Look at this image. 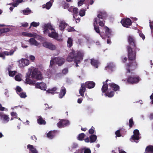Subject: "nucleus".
<instances>
[{"label": "nucleus", "instance_id": "f257e3e1", "mask_svg": "<svg viewBox=\"0 0 153 153\" xmlns=\"http://www.w3.org/2000/svg\"><path fill=\"white\" fill-rule=\"evenodd\" d=\"M128 51V59L129 61H134L129 62L125 65L126 70L127 73H130L131 71L135 69L137 67V63L135 61L137 50H133L131 47L127 46Z\"/></svg>", "mask_w": 153, "mask_h": 153}, {"label": "nucleus", "instance_id": "f03ea898", "mask_svg": "<svg viewBox=\"0 0 153 153\" xmlns=\"http://www.w3.org/2000/svg\"><path fill=\"white\" fill-rule=\"evenodd\" d=\"M84 53L81 51H75L73 50L68 54L66 60L69 62H71L73 60L76 64V67L79 66L78 63L82 60L84 56Z\"/></svg>", "mask_w": 153, "mask_h": 153}, {"label": "nucleus", "instance_id": "7ed1b4c3", "mask_svg": "<svg viewBox=\"0 0 153 153\" xmlns=\"http://www.w3.org/2000/svg\"><path fill=\"white\" fill-rule=\"evenodd\" d=\"M43 30L44 33L45 34H48L49 37L53 38L59 41L62 40L61 39L58 38L59 36L58 33L56 32L55 30L50 24L48 23L45 24L44 25Z\"/></svg>", "mask_w": 153, "mask_h": 153}, {"label": "nucleus", "instance_id": "20e7f679", "mask_svg": "<svg viewBox=\"0 0 153 153\" xmlns=\"http://www.w3.org/2000/svg\"><path fill=\"white\" fill-rule=\"evenodd\" d=\"M128 42L130 45L129 46L133 48V50L139 51L140 49L137 47V43L136 40L134 37L132 36H129L128 38Z\"/></svg>", "mask_w": 153, "mask_h": 153}, {"label": "nucleus", "instance_id": "39448f33", "mask_svg": "<svg viewBox=\"0 0 153 153\" xmlns=\"http://www.w3.org/2000/svg\"><path fill=\"white\" fill-rule=\"evenodd\" d=\"M140 79L138 76L134 75L129 76L127 80V82L129 83L135 84L138 83Z\"/></svg>", "mask_w": 153, "mask_h": 153}, {"label": "nucleus", "instance_id": "423d86ee", "mask_svg": "<svg viewBox=\"0 0 153 153\" xmlns=\"http://www.w3.org/2000/svg\"><path fill=\"white\" fill-rule=\"evenodd\" d=\"M31 77L37 80H42L43 79L41 72L36 69H35L33 71Z\"/></svg>", "mask_w": 153, "mask_h": 153}, {"label": "nucleus", "instance_id": "0eeeda50", "mask_svg": "<svg viewBox=\"0 0 153 153\" xmlns=\"http://www.w3.org/2000/svg\"><path fill=\"white\" fill-rule=\"evenodd\" d=\"M120 22L123 27L127 28L128 27V26H131L132 24L131 21L129 18L123 19Z\"/></svg>", "mask_w": 153, "mask_h": 153}, {"label": "nucleus", "instance_id": "6e6552de", "mask_svg": "<svg viewBox=\"0 0 153 153\" xmlns=\"http://www.w3.org/2000/svg\"><path fill=\"white\" fill-rule=\"evenodd\" d=\"M42 45L44 47L52 50H55L56 48L55 46L52 43L50 42H44L42 43Z\"/></svg>", "mask_w": 153, "mask_h": 153}, {"label": "nucleus", "instance_id": "1a4fd4ad", "mask_svg": "<svg viewBox=\"0 0 153 153\" xmlns=\"http://www.w3.org/2000/svg\"><path fill=\"white\" fill-rule=\"evenodd\" d=\"M54 61H55V63L58 66H61L65 63V59L62 57H56L54 58Z\"/></svg>", "mask_w": 153, "mask_h": 153}, {"label": "nucleus", "instance_id": "9d476101", "mask_svg": "<svg viewBox=\"0 0 153 153\" xmlns=\"http://www.w3.org/2000/svg\"><path fill=\"white\" fill-rule=\"evenodd\" d=\"M35 85L36 88L44 91L46 90L47 88L46 84L44 82H37L35 83Z\"/></svg>", "mask_w": 153, "mask_h": 153}, {"label": "nucleus", "instance_id": "9b49d317", "mask_svg": "<svg viewBox=\"0 0 153 153\" xmlns=\"http://www.w3.org/2000/svg\"><path fill=\"white\" fill-rule=\"evenodd\" d=\"M0 117L1 120H2L4 123H7L9 120L8 115L5 114L2 112H0Z\"/></svg>", "mask_w": 153, "mask_h": 153}, {"label": "nucleus", "instance_id": "f8f14e48", "mask_svg": "<svg viewBox=\"0 0 153 153\" xmlns=\"http://www.w3.org/2000/svg\"><path fill=\"white\" fill-rule=\"evenodd\" d=\"M19 66L20 67H22L28 65L29 64V61L27 59H22L19 61Z\"/></svg>", "mask_w": 153, "mask_h": 153}, {"label": "nucleus", "instance_id": "ddd939ff", "mask_svg": "<svg viewBox=\"0 0 153 153\" xmlns=\"http://www.w3.org/2000/svg\"><path fill=\"white\" fill-rule=\"evenodd\" d=\"M108 85L110 88L113 90L114 91L119 90L120 87L114 83L112 82L109 83Z\"/></svg>", "mask_w": 153, "mask_h": 153}, {"label": "nucleus", "instance_id": "4468645a", "mask_svg": "<svg viewBox=\"0 0 153 153\" xmlns=\"http://www.w3.org/2000/svg\"><path fill=\"white\" fill-rule=\"evenodd\" d=\"M98 22L100 19H104L107 17L106 13L105 12H100L97 15Z\"/></svg>", "mask_w": 153, "mask_h": 153}, {"label": "nucleus", "instance_id": "2eb2a0df", "mask_svg": "<svg viewBox=\"0 0 153 153\" xmlns=\"http://www.w3.org/2000/svg\"><path fill=\"white\" fill-rule=\"evenodd\" d=\"M98 18H95L94 19V22L93 24V25L94 27V29L95 31L97 33H99L100 35H101L99 29V27L98 26H96V25L98 23Z\"/></svg>", "mask_w": 153, "mask_h": 153}, {"label": "nucleus", "instance_id": "dca6fc26", "mask_svg": "<svg viewBox=\"0 0 153 153\" xmlns=\"http://www.w3.org/2000/svg\"><path fill=\"white\" fill-rule=\"evenodd\" d=\"M108 80V79H107L105 82H103V85L101 88L102 91L103 93H105L106 92L108 89V85L106 83Z\"/></svg>", "mask_w": 153, "mask_h": 153}, {"label": "nucleus", "instance_id": "f3484780", "mask_svg": "<svg viewBox=\"0 0 153 153\" xmlns=\"http://www.w3.org/2000/svg\"><path fill=\"white\" fill-rule=\"evenodd\" d=\"M86 85L84 84H81V87L79 90V93L81 96L83 97L84 95V93L86 90Z\"/></svg>", "mask_w": 153, "mask_h": 153}, {"label": "nucleus", "instance_id": "a211bd4d", "mask_svg": "<svg viewBox=\"0 0 153 153\" xmlns=\"http://www.w3.org/2000/svg\"><path fill=\"white\" fill-rule=\"evenodd\" d=\"M27 148L31 152V153H38V152L36 149L32 145L30 144L28 145Z\"/></svg>", "mask_w": 153, "mask_h": 153}, {"label": "nucleus", "instance_id": "6ab92c4d", "mask_svg": "<svg viewBox=\"0 0 153 153\" xmlns=\"http://www.w3.org/2000/svg\"><path fill=\"white\" fill-rule=\"evenodd\" d=\"M68 11L71 12H73L75 15H77L79 13L78 9L76 7L71 6L70 7V9H68Z\"/></svg>", "mask_w": 153, "mask_h": 153}, {"label": "nucleus", "instance_id": "aec40b11", "mask_svg": "<svg viewBox=\"0 0 153 153\" xmlns=\"http://www.w3.org/2000/svg\"><path fill=\"white\" fill-rule=\"evenodd\" d=\"M56 132V131H50L47 134V137L51 139H52L55 136Z\"/></svg>", "mask_w": 153, "mask_h": 153}, {"label": "nucleus", "instance_id": "412c9836", "mask_svg": "<svg viewBox=\"0 0 153 153\" xmlns=\"http://www.w3.org/2000/svg\"><path fill=\"white\" fill-rule=\"evenodd\" d=\"M28 42L31 45H35L36 46H38L39 44V43L33 38H30Z\"/></svg>", "mask_w": 153, "mask_h": 153}, {"label": "nucleus", "instance_id": "4be33fe9", "mask_svg": "<svg viewBox=\"0 0 153 153\" xmlns=\"http://www.w3.org/2000/svg\"><path fill=\"white\" fill-rule=\"evenodd\" d=\"M17 49L16 47H15L13 49L10 50L9 52L7 51H5L4 52V53L6 55H13L14 52Z\"/></svg>", "mask_w": 153, "mask_h": 153}, {"label": "nucleus", "instance_id": "5701e85b", "mask_svg": "<svg viewBox=\"0 0 153 153\" xmlns=\"http://www.w3.org/2000/svg\"><path fill=\"white\" fill-rule=\"evenodd\" d=\"M66 92V89L64 87H62L59 94V97L60 98H62L65 95Z\"/></svg>", "mask_w": 153, "mask_h": 153}, {"label": "nucleus", "instance_id": "b1692460", "mask_svg": "<svg viewBox=\"0 0 153 153\" xmlns=\"http://www.w3.org/2000/svg\"><path fill=\"white\" fill-rule=\"evenodd\" d=\"M38 123L40 125H45L46 124V121L43 119L42 117L40 116H39L37 119Z\"/></svg>", "mask_w": 153, "mask_h": 153}, {"label": "nucleus", "instance_id": "393cba45", "mask_svg": "<svg viewBox=\"0 0 153 153\" xmlns=\"http://www.w3.org/2000/svg\"><path fill=\"white\" fill-rule=\"evenodd\" d=\"M91 65L95 68H98V65L99 63V62L98 60H95L93 59H91Z\"/></svg>", "mask_w": 153, "mask_h": 153}, {"label": "nucleus", "instance_id": "a878e982", "mask_svg": "<svg viewBox=\"0 0 153 153\" xmlns=\"http://www.w3.org/2000/svg\"><path fill=\"white\" fill-rule=\"evenodd\" d=\"M145 152L146 153H153V146H148L146 148Z\"/></svg>", "mask_w": 153, "mask_h": 153}, {"label": "nucleus", "instance_id": "bb28decb", "mask_svg": "<svg viewBox=\"0 0 153 153\" xmlns=\"http://www.w3.org/2000/svg\"><path fill=\"white\" fill-rule=\"evenodd\" d=\"M85 84L86 87L89 89L93 88L95 85V83L93 81H90L87 84L86 83Z\"/></svg>", "mask_w": 153, "mask_h": 153}, {"label": "nucleus", "instance_id": "cd10ccee", "mask_svg": "<svg viewBox=\"0 0 153 153\" xmlns=\"http://www.w3.org/2000/svg\"><path fill=\"white\" fill-rule=\"evenodd\" d=\"M25 83L30 85H33L35 84V82L34 81L31 80L29 78H26Z\"/></svg>", "mask_w": 153, "mask_h": 153}, {"label": "nucleus", "instance_id": "c85d7f7f", "mask_svg": "<svg viewBox=\"0 0 153 153\" xmlns=\"http://www.w3.org/2000/svg\"><path fill=\"white\" fill-rule=\"evenodd\" d=\"M97 138V136L95 134H92L90 136V142L92 143L94 142Z\"/></svg>", "mask_w": 153, "mask_h": 153}, {"label": "nucleus", "instance_id": "c756f323", "mask_svg": "<svg viewBox=\"0 0 153 153\" xmlns=\"http://www.w3.org/2000/svg\"><path fill=\"white\" fill-rule=\"evenodd\" d=\"M52 3L51 2L49 1L46 3V4L42 5L43 8H46L47 9H49L52 6Z\"/></svg>", "mask_w": 153, "mask_h": 153}, {"label": "nucleus", "instance_id": "7c9ffc66", "mask_svg": "<svg viewBox=\"0 0 153 153\" xmlns=\"http://www.w3.org/2000/svg\"><path fill=\"white\" fill-rule=\"evenodd\" d=\"M67 26V24L65 22H61L59 25V29L61 30H64Z\"/></svg>", "mask_w": 153, "mask_h": 153}, {"label": "nucleus", "instance_id": "2f4dec72", "mask_svg": "<svg viewBox=\"0 0 153 153\" xmlns=\"http://www.w3.org/2000/svg\"><path fill=\"white\" fill-rule=\"evenodd\" d=\"M94 1L93 0H86L85 1V4L86 5V6L87 7V8H89V4H90L91 5H92L94 3Z\"/></svg>", "mask_w": 153, "mask_h": 153}, {"label": "nucleus", "instance_id": "473e14b6", "mask_svg": "<svg viewBox=\"0 0 153 153\" xmlns=\"http://www.w3.org/2000/svg\"><path fill=\"white\" fill-rule=\"evenodd\" d=\"M56 90L57 88L55 87L51 89H49L47 91V92L49 93H51V94H53L56 93L55 91H56Z\"/></svg>", "mask_w": 153, "mask_h": 153}, {"label": "nucleus", "instance_id": "72a5a7b5", "mask_svg": "<svg viewBox=\"0 0 153 153\" xmlns=\"http://www.w3.org/2000/svg\"><path fill=\"white\" fill-rule=\"evenodd\" d=\"M31 10L28 7L22 10L23 14L25 15L29 14L31 13Z\"/></svg>", "mask_w": 153, "mask_h": 153}, {"label": "nucleus", "instance_id": "f704fd0d", "mask_svg": "<svg viewBox=\"0 0 153 153\" xmlns=\"http://www.w3.org/2000/svg\"><path fill=\"white\" fill-rule=\"evenodd\" d=\"M105 33L108 38H109L111 35V31L110 29L108 27H105Z\"/></svg>", "mask_w": 153, "mask_h": 153}, {"label": "nucleus", "instance_id": "c9c22d12", "mask_svg": "<svg viewBox=\"0 0 153 153\" xmlns=\"http://www.w3.org/2000/svg\"><path fill=\"white\" fill-rule=\"evenodd\" d=\"M68 47L71 48L73 45V40L71 38H68L67 41Z\"/></svg>", "mask_w": 153, "mask_h": 153}, {"label": "nucleus", "instance_id": "e433bc0d", "mask_svg": "<svg viewBox=\"0 0 153 153\" xmlns=\"http://www.w3.org/2000/svg\"><path fill=\"white\" fill-rule=\"evenodd\" d=\"M62 7L65 9H67L68 10V9H70V7L69 6V4L65 1L62 2Z\"/></svg>", "mask_w": 153, "mask_h": 153}, {"label": "nucleus", "instance_id": "4c0bfd02", "mask_svg": "<svg viewBox=\"0 0 153 153\" xmlns=\"http://www.w3.org/2000/svg\"><path fill=\"white\" fill-rule=\"evenodd\" d=\"M9 30V29L7 28H3L0 29V36L3 33L8 32Z\"/></svg>", "mask_w": 153, "mask_h": 153}, {"label": "nucleus", "instance_id": "58836bf2", "mask_svg": "<svg viewBox=\"0 0 153 153\" xmlns=\"http://www.w3.org/2000/svg\"><path fill=\"white\" fill-rule=\"evenodd\" d=\"M86 10V9L85 8L84 9H81L79 13V14L81 16H83L85 15V11Z\"/></svg>", "mask_w": 153, "mask_h": 153}, {"label": "nucleus", "instance_id": "ea45409f", "mask_svg": "<svg viewBox=\"0 0 153 153\" xmlns=\"http://www.w3.org/2000/svg\"><path fill=\"white\" fill-rule=\"evenodd\" d=\"M22 34L24 36L27 37H33V34L26 32H22Z\"/></svg>", "mask_w": 153, "mask_h": 153}, {"label": "nucleus", "instance_id": "a19ab883", "mask_svg": "<svg viewBox=\"0 0 153 153\" xmlns=\"http://www.w3.org/2000/svg\"><path fill=\"white\" fill-rule=\"evenodd\" d=\"M61 120L65 127L68 125L70 124L69 121L68 120L62 119Z\"/></svg>", "mask_w": 153, "mask_h": 153}, {"label": "nucleus", "instance_id": "79ce46f5", "mask_svg": "<svg viewBox=\"0 0 153 153\" xmlns=\"http://www.w3.org/2000/svg\"><path fill=\"white\" fill-rule=\"evenodd\" d=\"M113 67V64L112 63H110L107 66L105 67V69L107 70L108 69L112 71Z\"/></svg>", "mask_w": 153, "mask_h": 153}, {"label": "nucleus", "instance_id": "37998d69", "mask_svg": "<svg viewBox=\"0 0 153 153\" xmlns=\"http://www.w3.org/2000/svg\"><path fill=\"white\" fill-rule=\"evenodd\" d=\"M85 136V134L84 133H81L79 134L77 137L78 139L79 140H83Z\"/></svg>", "mask_w": 153, "mask_h": 153}, {"label": "nucleus", "instance_id": "c03bdc74", "mask_svg": "<svg viewBox=\"0 0 153 153\" xmlns=\"http://www.w3.org/2000/svg\"><path fill=\"white\" fill-rule=\"evenodd\" d=\"M114 94V91H111L109 92H107L105 94V95L109 97H113Z\"/></svg>", "mask_w": 153, "mask_h": 153}, {"label": "nucleus", "instance_id": "a18cd8bd", "mask_svg": "<svg viewBox=\"0 0 153 153\" xmlns=\"http://www.w3.org/2000/svg\"><path fill=\"white\" fill-rule=\"evenodd\" d=\"M140 138L139 136L134 134L132 135L131 138V140L134 141H135L136 140H138Z\"/></svg>", "mask_w": 153, "mask_h": 153}, {"label": "nucleus", "instance_id": "49530a36", "mask_svg": "<svg viewBox=\"0 0 153 153\" xmlns=\"http://www.w3.org/2000/svg\"><path fill=\"white\" fill-rule=\"evenodd\" d=\"M129 126L130 128H131L134 125V123L133 121L132 118H131L129 120Z\"/></svg>", "mask_w": 153, "mask_h": 153}, {"label": "nucleus", "instance_id": "de8ad7c7", "mask_svg": "<svg viewBox=\"0 0 153 153\" xmlns=\"http://www.w3.org/2000/svg\"><path fill=\"white\" fill-rule=\"evenodd\" d=\"M120 130L119 129L116 131L115 132V134L116 135V137H120L121 136V134L120 132Z\"/></svg>", "mask_w": 153, "mask_h": 153}, {"label": "nucleus", "instance_id": "09e8293b", "mask_svg": "<svg viewBox=\"0 0 153 153\" xmlns=\"http://www.w3.org/2000/svg\"><path fill=\"white\" fill-rule=\"evenodd\" d=\"M57 126L59 128H62L65 127L61 120L57 123Z\"/></svg>", "mask_w": 153, "mask_h": 153}, {"label": "nucleus", "instance_id": "8fccbe9b", "mask_svg": "<svg viewBox=\"0 0 153 153\" xmlns=\"http://www.w3.org/2000/svg\"><path fill=\"white\" fill-rule=\"evenodd\" d=\"M19 94L21 98H25L27 97L25 92H22Z\"/></svg>", "mask_w": 153, "mask_h": 153}, {"label": "nucleus", "instance_id": "3c124183", "mask_svg": "<svg viewBox=\"0 0 153 153\" xmlns=\"http://www.w3.org/2000/svg\"><path fill=\"white\" fill-rule=\"evenodd\" d=\"M39 23H37L35 22H33L31 23V26H33V27H36L39 26Z\"/></svg>", "mask_w": 153, "mask_h": 153}, {"label": "nucleus", "instance_id": "603ef678", "mask_svg": "<svg viewBox=\"0 0 153 153\" xmlns=\"http://www.w3.org/2000/svg\"><path fill=\"white\" fill-rule=\"evenodd\" d=\"M16 73V71H9V74L10 76H13L15 75Z\"/></svg>", "mask_w": 153, "mask_h": 153}, {"label": "nucleus", "instance_id": "864d4df0", "mask_svg": "<svg viewBox=\"0 0 153 153\" xmlns=\"http://www.w3.org/2000/svg\"><path fill=\"white\" fill-rule=\"evenodd\" d=\"M15 79L16 80L18 81H21L22 79L20 76L18 75H16L15 76Z\"/></svg>", "mask_w": 153, "mask_h": 153}, {"label": "nucleus", "instance_id": "5fc2aeb1", "mask_svg": "<svg viewBox=\"0 0 153 153\" xmlns=\"http://www.w3.org/2000/svg\"><path fill=\"white\" fill-rule=\"evenodd\" d=\"M121 59L123 63H125L127 60V58L124 56H122L121 57Z\"/></svg>", "mask_w": 153, "mask_h": 153}, {"label": "nucleus", "instance_id": "6e6d98bb", "mask_svg": "<svg viewBox=\"0 0 153 153\" xmlns=\"http://www.w3.org/2000/svg\"><path fill=\"white\" fill-rule=\"evenodd\" d=\"M85 0H79L78 2V6H81L82 5L84 1H85Z\"/></svg>", "mask_w": 153, "mask_h": 153}, {"label": "nucleus", "instance_id": "4d7b16f0", "mask_svg": "<svg viewBox=\"0 0 153 153\" xmlns=\"http://www.w3.org/2000/svg\"><path fill=\"white\" fill-rule=\"evenodd\" d=\"M133 133L134 134L138 136L140 134L139 131L137 129L134 130V131Z\"/></svg>", "mask_w": 153, "mask_h": 153}, {"label": "nucleus", "instance_id": "13d9d810", "mask_svg": "<svg viewBox=\"0 0 153 153\" xmlns=\"http://www.w3.org/2000/svg\"><path fill=\"white\" fill-rule=\"evenodd\" d=\"M11 116L13 117L14 118H17V114L16 112H12L11 114Z\"/></svg>", "mask_w": 153, "mask_h": 153}, {"label": "nucleus", "instance_id": "bf43d9fd", "mask_svg": "<svg viewBox=\"0 0 153 153\" xmlns=\"http://www.w3.org/2000/svg\"><path fill=\"white\" fill-rule=\"evenodd\" d=\"M68 72V69L67 68H64L62 71V73L64 74H66Z\"/></svg>", "mask_w": 153, "mask_h": 153}, {"label": "nucleus", "instance_id": "052dcab7", "mask_svg": "<svg viewBox=\"0 0 153 153\" xmlns=\"http://www.w3.org/2000/svg\"><path fill=\"white\" fill-rule=\"evenodd\" d=\"M22 89L19 86H17L16 87V91L17 92H20L22 91Z\"/></svg>", "mask_w": 153, "mask_h": 153}, {"label": "nucleus", "instance_id": "680f3d73", "mask_svg": "<svg viewBox=\"0 0 153 153\" xmlns=\"http://www.w3.org/2000/svg\"><path fill=\"white\" fill-rule=\"evenodd\" d=\"M67 30L68 32H72L75 31V29L74 28L72 27H69L67 29Z\"/></svg>", "mask_w": 153, "mask_h": 153}, {"label": "nucleus", "instance_id": "e2e57ef3", "mask_svg": "<svg viewBox=\"0 0 153 153\" xmlns=\"http://www.w3.org/2000/svg\"><path fill=\"white\" fill-rule=\"evenodd\" d=\"M139 34L140 37L142 38L143 40H144L145 38V37L143 33L141 32L139 33Z\"/></svg>", "mask_w": 153, "mask_h": 153}, {"label": "nucleus", "instance_id": "0e129e2a", "mask_svg": "<svg viewBox=\"0 0 153 153\" xmlns=\"http://www.w3.org/2000/svg\"><path fill=\"white\" fill-rule=\"evenodd\" d=\"M92 128H93V126H92L91 128H90L89 130V134H94V129Z\"/></svg>", "mask_w": 153, "mask_h": 153}, {"label": "nucleus", "instance_id": "69168bd1", "mask_svg": "<svg viewBox=\"0 0 153 153\" xmlns=\"http://www.w3.org/2000/svg\"><path fill=\"white\" fill-rule=\"evenodd\" d=\"M99 21L100 22H99V24L100 26L101 27H103L104 25V23L102 21H101L100 20H99Z\"/></svg>", "mask_w": 153, "mask_h": 153}, {"label": "nucleus", "instance_id": "338daca9", "mask_svg": "<svg viewBox=\"0 0 153 153\" xmlns=\"http://www.w3.org/2000/svg\"><path fill=\"white\" fill-rule=\"evenodd\" d=\"M22 26L23 27H27L28 26V23L27 22H25V23H21Z\"/></svg>", "mask_w": 153, "mask_h": 153}, {"label": "nucleus", "instance_id": "774afa93", "mask_svg": "<svg viewBox=\"0 0 153 153\" xmlns=\"http://www.w3.org/2000/svg\"><path fill=\"white\" fill-rule=\"evenodd\" d=\"M31 138L32 140H33L35 141V142H36V140H37V137L34 135H33L31 136Z\"/></svg>", "mask_w": 153, "mask_h": 153}]
</instances>
